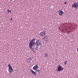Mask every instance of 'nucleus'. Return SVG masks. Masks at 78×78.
Segmentation results:
<instances>
[{
  "instance_id": "1",
  "label": "nucleus",
  "mask_w": 78,
  "mask_h": 78,
  "mask_svg": "<svg viewBox=\"0 0 78 78\" xmlns=\"http://www.w3.org/2000/svg\"><path fill=\"white\" fill-rule=\"evenodd\" d=\"M35 41H36V39L34 38L31 40V41L29 43V46L32 51L34 50H38V47L36 46Z\"/></svg>"
},
{
  "instance_id": "2",
  "label": "nucleus",
  "mask_w": 78,
  "mask_h": 78,
  "mask_svg": "<svg viewBox=\"0 0 78 78\" xmlns=\"http://www.w3.org/2000/svg\"><path fill=\"white\" fill-rule=\"evenodd\" d=\"M39 68V67L37 66V65H35L33 68V70H35L36 71H35V72H34L33 70H31V72L33 74H34L35 75H36V72H38V73H39L40 72V70L39 69H38Z\"/></svg>"
},
{
  "instance_id": "3",
  "label": "nucleus",
  "mask_w": 78,
  "mask_h": 78,
  "mask_svg": "<svg viewBox=\"0 0 78 78\" xmlns=\"http://www.w3.org/2000/svg\"><path fill=\"white\" fill-rule=\"evenodd\" d=\"M35 44L36 46L38 47L39 46H40L41 45V42L39 40H37V41L35 43Z\"/></svg>"
},
{
  "instance_id": "4",
  "label": "nucleus",
  "mask_w": 78,
  "mask_h": 78,
  "mask_svg": "<svg viewBox=\"0 0 78 78\" xmlns=\"http://www.w3.org/2000/svg\"><path fill=\"white\" fill-rule=\"evenodd\" d=\"M72 8H78V4L76 2L74 3L72 5Z\"/></svg>"
},
{
  "instance_id": "5",
  "label": "nucleus",
  "mask_w": 78,
  "mask_h": 78,
  "mask_svg": "<svg viewBox=\"0 0 78 78\" xmlns=\"http://www.w3.org/2000/svg\"><path fill=\"white\" fill-rule=\"evenodd\" d=\"M57 69V71H59V72H62V70H63V67L61 66H58Z\"/></svg>"
},
{
  "instance_id": "6",
  "label": "nucleus",
  "mask_w": 78,
  "mask_h": 78,
  "mask_svg": "<svg viewBox=\"0 0 78 78\" xmlns=\"http://www.w3.org/2000/svg\"><path fill=\"white\" fill-rule=\"evenodd\" d=\"M39 35L41 36H44L45 35V32L44 31L41 32L40 34H39Z\"/></svg>"
},
{
  "instance_id": "7",
  "label": "nucleus",
  "mask_w": 78,
  "mask_h": 78,
  "mask_svg": "<svg viewBox=\"0 0 78 78\" xmlns=\"http://www.w3.org/2000/svg\"><path fill=\"white\" fill-rule=\"evenodd\" d=\"M58 14L59 16H62L64 14V12L62 10H60L58 11Z\"/></svg>"
},
{
  "instance_id": "8",
  "label": "nucleus",
  "mask_w": 78,
  "mask_h": 78,
  "mask_svg": "<svg viewBox=\"0 0 78 78\" xmlns=\"http://www.w3.org/2000/svg\"><path fill=\"white\" fill-rule=\"evenodd\" d=\"M44 39V41L47 42V41H48V37L45 36L43 38V39Z\"/></svg>"
},
{
  "instance_id": "9",
  "label": "nucleus",
  "mask_w": 78,
  "mask_h": 78,
  "mask_svg": "<svg viewBox=\"0 0 78 78\" xmlns=\"http://www.w3.org/2000/svg\"><path fill=\"white\" fill-rule=\"evenodd\" d=\"M9 68V69H10V70H13V69L11 66V65L9 64L8 66Z\"/></svg>"
},
{
  "instance_id": "10",
  "label": "nucleus",
  "mask_w": 78,
  "mask_h": 78,
  "mask_svg": "<svg viewBox=\"0 0 78 78\" xmlns=\"http://www.w3.org/2000/svg\"><path fill=\"white\" fill-rule=\"evenodd\" d=\"M7 12H8V13L9 14V13H10V14H11V10H8L7 11Z\"/></svg>"
},
{
  "instance_id": "11",
  "label": "nucleus",
  "mask_w": 78,
  "mask_h": 78,
  "mask_svg": "<svg viewBox=\"0 0 78 78\" xmlns=\"http://www.w3.org/2000/svg\"><path fill=\"white\" fill-rule=\"evenodd\" d=\"M31 58H30L28 59V62H31Z\"/></svg>"
},
{
  "instance_id": "12",
  "label": "nucleus",
  "mask_w": 78,
  "mask_h": 78,
  "mask_svg": "<svg viewBox=\"0 0 78 78\" xmlns=\"http://www.w3.org/2000/svg\"><path fill=\"white\" fill-rule=\"evenodd\" d=\"M45 56L44 57H46V56H47V57H48V53H46L45 54Z\"/></svg>"
},
{
  "instance_id": "13",
  "label": "nucleus",
  "mask_w": 78,
  "mask_h": 78,
  "mask_svg": "<svg viewBox=\"0 0 78 78\" xmlns=\"http://www.w3.org/2000/svg\"><path fill=\"white\" fill-rule=\"evenodd\" d=\"M8 70H9V72H10V73H12L13 71H11L10 70H9V69H8Z\"/></svg>"
},
{
  "instance_id": "14",
  "label": "nucleus",
  "mask_w": 78,
  "mask_h": 78,
  "mask_svg": "<svg viewBox=\"0 0 78 78\" xmlns=\"http://www.w3.org/2000/svg\"><path fill=\"white\" fill-rule=\"evenodd\" d=\"M65 63H64V64H65V65H66V64H67V61H65Z\"/></svg>"
},
{
  "instance_id": "15",
  "label": "nucleus",
  "mask_w": 78,
  "mask_h": 78,
  "mask_svg": "<svg viewBox=\"0 0 78 78\" xmlns=\"http://www.w3.org/2000/svg\"><path fill=\"white\" fill-rule=\"evenodd\" d=\"M12 18H11L10 19V21H12Z\"/></svg>"
},
{
  "instance_id": "16",
  "label": "nucleus",
  "mask_w": 78,
  "mask_h": 78,
  "mask_svg": "<svg viewBox=\"0 0 78 78\" xmlns=\"http://www.w3.org/2000/svg\"><path fill=\"white\" fill-rule=\"evenodd\" d=\"M67 4V2H66L65 3V4L66 5Z\"/></svg>"
},
{
  "instance_id": "17",
  "label": "nucleus",
  "mask_w": 78,
  "mask_h": 78,
  "mask_svg": "<svg viewBox=\"0 0 78 78\" xmlns=\"http://www.w3.org/2000/svg\"><path fill=\"white\" fill-rule=\"evenodd\" d=\"M76 3H77V4H78V2H77Z\"/></svg>"
}]
</instances>
